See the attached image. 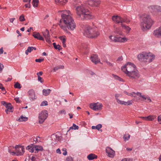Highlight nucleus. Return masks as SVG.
<instances>
[{
  "label": "nucleus",
  "instance_id": "nucleus-53",
  "mask_svg": "<svg viewBox=\"0 0 161 161\" xmlns=\"http://www.w3.org/2000/svg\"><path fill=\"white\" fill-rule=\"evenodd\" d=\"M124 93L125 94L128 96H132V92L130 93H129L126 91H125Z\"/></svg>",
  "mask_w": 161,
  "mask_h": 161
},
{
  "label": "nucleus",
  "instance_id": "nucleus-15",
  "mask_svg": "<svg viewBox=\"0 0 161 161\" xmlns=\"http://www.w3.org/2000/svg\"><path fill=\"white\" fill-rule=\"evenodd\" d=\"M153 34L156 37H161V26L153 31Z\"/></svg>",
  "mask_w": 161,
  "mask_h": 161
},
{
  "label": "nucleus",
  "instance_id": "nucleus-10",
  "mask_svg": "<svg viewBox=\"0 0 161 161\" xmlns=\"http://www.w3.org/2000/svg\"><path fill=\"white\" fill-rule=\"evenodd\" d=\"M24 149V146H20L19 147L18 149H16L15 152H11L10 151V150H9L8 152L10 153H13L12 155L15 154L17 156L22 155H23L25 152Z\"/></svg>",
  "mask_w": 161,
  "mask_h": 161
},
{
  "label": "nucleus",
  "instance_id": "nucleus-59",
  "mask_svg": "<svg viewBox=\"0 0 161 161\" xmlns=\"http://www.w3.org/2000/svg\"><path fill=\"white\" fill-rule=\"evenodd\" d=\"M56 153H58L61 154L60 150L59 148H58L56 150Z\"/></svg>",
  "mask_w": 161,
  "mask_h": 161
},
{
  "label": "nucleus",
  "instance_id": "nucleus-54",
  "mask_svg": "<svg viewBox=\"0 0 161 161\" xmlns=\"http://www.w3.org/2000/svg\"><path fill=\"white\" fill-rule=\"evenodd\" d=\"M158 121L160 124H161V115L158 117Z\"/></svg>",
  "mask_w": 161,
  "mask_h": 161
},
{
  "label": "nucleus",
  "instance_id": "nucleus-44",
  "mask_svg": "<svg viewBox=\"0 0 161 161\" xmlns=\"http://www.w3.org/2000/svg\"><path fill=\"white\" fill-rule=\"evenodd\" d=\"M112 76L115 78V79L119 80L120 81L122 79L119 76H117V75H115L114 74H113Z\"/></svg>",
  "mask_w": 161,
  "mask_h": 161
},
{
  "label": "nucleus",
  "instance_id": "nucleus-33",
  "mask_svg": "<svg viewBox=\"0 0 161 161\" xmlns=\"http://www.w3.org/2000/svg\"><path fill=\"white\" fill-rule=\"evenodd\" d=\"M68 0H55L56 3H59L63 5L66 3Z\"/></svg>",
  "mask_w": 161,
  "mask_h": 161
},
{
  "label": "nucleus",
  "instance_id": "nucleus-4",
  "mask_svg": "<svg viewBox=\"0 0 161 161\" xmlns=\"http://www.w3.org/2000/svg\"><path fill=\"white\" fill-rule=\"evenodd\" d=\"M154 23L153 21L150 16L147 14H144L142 15V30L145 31L150 29Z\"/></svg>",
  "mask_w": 161,
  "mask_h": 161
},
{
  "label": "nucleus",
  "instance_id": "nucleus-19",
  "mask_svg": "<svg viewBox=\"0 0 161 161\" xmlns=\"http://www.w3.org/2000/svg\"><path fill=\"white\" fill-rule=\"evenodd\" d=\"M132 97H134V100L136 101H139L141 98V93L138 92H132Z\"/></svg>",
  "mask_w": 161,
  "mask_h": 161
},
{
  "label": "nucleus",
  "instance_id": "nucleus-34",
  "mask_svg": "<svg viewBox=\"0 0 161 161\" xmlns=\"http://www.w3.org/2000/svg\"><path fill=\"white\" fill-rule=\"evenodd\" d=\"M102 125L101 124H99L97 125L96 126H93L92 127V129H96L98 130H100V129L102 127Z\"/></svg>",
  "mask_w": 161,
  "mask_h": 161
},
{
  "label": "nucleus",
  "instance_id": "nucleus-26",
  "mask_svg": "<svg viewBox=\"0 0 161 161\" xmlns=\"http://www.w3.org/2000/svg\"><path fill=\"white\" fill-rule=\"evenodd\" d=\"M59 39L62 41L63 46L64 47H66V44L65 42L66 41V36H60L59 37Z\"/></svg>",
  "mask_w": 161,
  "mask_h": 161
},
{
  "label": "nucleus",
  "instance_id": "nucleus-18",
  "mask_svg": "<svg viewBox=\"0 0 161 161\" xmlns=\"http://www.w3.org/2000/svg\"><path fill=\"white\" fill-rule=\"evenodd\" d=\"M112 19L113 21L117 23H122L124 21V20L119 16L118 15L113 16L112 17Z\"/></svg>",
  "mask_w": 161,
  "mask_h": 161
},
{
  "label": "nucleus",
  "instance_id": "nucleus-12",
  "mask_svg": "<svg viewBox=\"0 0 161 161\" xmlns=\"http://www.w3.org/2000/svg\"><path fill=\"white\" fill-rule=\"evenodd\" d=\"M152 12L157 13L161 12V7L158 5H151L149 7Z\"/></svg>",
  "mask_w": 161,
  "mask_h": 161
},
{
  "label": "nucleus",
  "instance_id": "nucleus-20",
  "mask_svg": "<svg viewBox=\"0 0 161 161\" xmlns=\"http://www.w3.org/2000/svg\"><path fill=\"white\" fill-rule=\"evenodd\" d=\"M28 96L31 100H34L36 98L34 91L33 89H31L28 92Z\"/></svg>",
  "mask_w": 161,
  "mask_h": 161
},
{
  "label": "nucleus",
  "instance_id": "nucleus-35",
  "mask_svg": "<svg viewBox=\"0 0 161 161\" xmlns=\"http://www.w3.org/2000/svg\"><path fill=\"white\" fill-rule=\"evenodd\" d=\"M64 68V66L63 65L58 66L54 67L53 69V71L54 72H55L58 69H63Z\"/></svg>",
  "mask_w": 161,
  "mask_h": 161
},
{
  "label": "nucleus",
  "instance_id": "nucleus-22",
  "mask_svg": "<svg viewBox=\"0 0 161 161\" xmlns=\"http://www.w3.org/2000/svg\"><path fill=\"white\" fill-rule=\"evenodd\" d=\"M5 107L7 108L5 109V111L7 114H8L9 112H13V111L12 110L13 107L11 103H8V104Z\"/></svg>",
  "mask_w": 161,
  "mask_h": 161
},
{
  "label": "nucleus",
  "instance_id": "nucleus-25",
  "mask_svg": "<svg viewBox=\"0 0 161 161\" xmlns=\"http://www.w3.org/2000/svg\"><path fill=\"white\" fill-rule=\"evenodd\" d=\"M115 32L116 34L120 36H123L124 34L120 27L116 28L115 30Z\"/></svg>",
  "mask_w": 161,
  "mask_h": 161
},
{
  "label": "nucleus",
  "instance_id": "nucleus-48",
  "mask_svg": "<svg viewBox=\"0 0 161 161\" xmlns=\"http://www.w3.org/2000/svg\"><path fill=\"white\" fill-rule=\"evenodd\" d=\"M65 161H73V159L71 157L69 156L66 158Z\"/></svg>",
  "mask_w": 161,
  "mask_h": 161
},
{
  "label": "nucleus",
  "instance_id": "nucleus-16",
  "mask_svg": "<svg viewBox=\"0 0 161 161\" xmlns=\"http://www.w3.org/2000/svg\"><path fill=\"white\" fill-rule=\"evenodd\" d=\"M153 34L156 37H161V26L153 31Z\"/></svg>",
  "mask_w": 161,
  "mask_h": 161
},
{
  "label": "nucleus",
  "instance_id": "nucleus-43",
  "mask_svg": "<svg viewBox=\"0 0 161 161\" xmlns=\"http://www.w3.org/2000/svg\"><path fill=\"white\" fill-rule=\"evenodd\" d=\"M0 89H1L2 91H4V92L3 93V94H5L6 92V91H5V89L4 87L3 86V85L0 83Z\"/></svg>",
  "mask_w": 161,
  "mask_h": 161
},
{
  "label": "nucleus",
  "instance_id": "nucleus-37",
  "mask_svg": "<svg viewBox=\"0 0 161 161\" xmlns=\"http://www.w3.org/2000/svg\"><path fill=\"white\" fill-rule=\"evenodd\" d=\"M130 137V135L129 134H125L124 135L123 138L125 141H126L129 140Z\"/></svg>",
  "mask_w": 161,
  "mask_h": 161
},
{
  "label": "nucleus",
  "instance_id": "nucleus-6",
  "mask_svg": "<svg viewBox=\"0 0 161 161\" xmlns=\"http://www.w3.org/2000/svg\"><path fill=\"white\" fill-rule=\"evenodd\" d=\"M155 58V55L150 53H142V62L150 63L154 60Z\"/></svg>",
  "mask_w": 161,
  "mask_h": 161
},
{
  "label": "nucleus",
  "instance_id": "nucleus-45",
  "mask_svg": "<svg viewBox=\"0 0 161 161\" xmlns=\"http://www.w3.org/2000/svg\"><path fill=\"white\" fill-rule=\"evenodd\" d=\"M100 4V2L99 1L96 0L94 1V6H97L98 5Z\"/></svg>",
  "mask_w": 161,
  "mask_h": 161
},
{
  "label": "nucleus",
  "instance_id": "nucleus-56",
  "mask_svg": "<svg viewBox=\"0 0 161 161\" xmlns=\"http://www.w3.org/2000/svg\"><path fill=\"white\" fill-rule=\"evenodd\" d=\"M1 102L2 104L5 107L7 104H8V103H7L5 101H2Z\"/></svg>",
  "mask_w": 161,
  "mask_h": 161
},
{
  "label": "nucleus",
  "instance_id": "nucleus-29",
  "mask_svg": "<svg viewBox=\"0 0 161 161\" xmlns=\"http://www.w3.org/2000/svg\"><path fill=\"white\" fill-rule=\"evenodd\" d=\"M36 48L33 47H28L27 49L25 51V53L26 55L28 54L29 53H31L33 50H36Z\"/></svg>",
  "mask_w": 161,
  "mask_h": 161
},
{
  "label": "nucleus",
  "instance_id": "nucleus-63",
  "mask_svg": "<svg viewBox=\"0 0 161 161\" xmlns=\"http://www.w3.org/2000/svg\"><path fill=\"white\" fill-rule=\"evenodd\" d=\"M137 58L138 60L139 61L140 60V59H141V54H139L137 57Z\"/></svg>",
  "mask_w": 161,
  "mask_h": 161
},
{
  "label": "nucleus",
  "instance_id": "nucleus-39",
  "mask_svg": "<svg viewBox=\"0 0 161 161\" xmlns=\"http://www.w3.org/2000/svg\"><path fill=\"white\" fill-rule=\"evenodd\" d=\"M94 0H89L87 1L88 4L91 6H94Z\"/></svg>",
  "mask_w": 161,
  "mask_h": 161
},
{
  "label": "nucleus",
  "instance_id": "nucleus-23",
  "mask_svg": "<svg viewBox=\"0 0 161 161\" xmlns=\"http://www.w3.org/2000/svg\"><path fill=\"white\" fill-rule=\"evenodd\" d=\"M156 118V116L154 115H150L147 117H142V119L146 121H152Z\"/></svg>",
  "mask_w": 161,
  "mask_h": 161
},
{
  "label": "nucleus",
  "instance_id": "nucleus-28",
  "mask_svg": "<svg viewBox=\"0 0 161 161\" xmlns=\"http://www.w3.org/2000/svg\"><path fill=\"white\" fill-rule=\"evenodd\" d=\"M147 100L149 101L150 102H152V100L149 97L144 95H142V101H143L145 102H147Z\"/></svg>",
  "mask_w": 161,
  "mask_h": 161
},
{
  "label": "nucleus",
  "instance_id": "nucleus-36",
  "mask_svg": "<svg viewBox=\"0 0 161 161\" xmlns=\"http://www.w3.org/2000/svg\"><path fill=\"white\" fill-rule=\"evenodd\" d=\"M39 3L38 0H32V4L34 7H37Z\"/></svg>",
  "mask_w": 161,
  "mask_h": 161
},
{
  "label": "nucleus",
  "instance_id": "nucleus-8",
  "mask_svg": "<svg viewBox=\"0 0 161 161\" xmlns=\"http://www.w3.org/2000/svg\"><path fill=\"white\" fill-rule=\"evenodd\" d=\"M48 116V113L46 110H44L39 114L38 116L39 123L40 124L43 123Z\"/></svg>",
  "mask_w": 161,
  "mask_h": 161
},
{
  "label": "nucleus",
  "instance_id": "nucleus-3",
  "mask_svg": "<svg viewBox=\"0 0 161 161\" xmlns=\"http://www.w3.org/2000/svg\"><path fill=\"white\" fill-rule=\"evenodd\" d=\"M75 10L78 18L82 20L94 18V16L90 13L89 11L82 4L75 7Z\"/></svg>",
  "mask_w": 161,
  "mask_h": 161
},
{
  "label": "nucleus",
  "instance_id": "nucleus-7",
  "mask_svg": "<svg viewBox=\"0 0 161 161\" xmlns=\"http://www.w3.org/2000/svg\"><path fill=\"white\" fill-rule=\"evenodd\" d=\"M26 149L31 153L34 152L35 153H37L39 151H43L42 147L33 144H31V145L28 146L26 148Z\"/></svg>",
  "mask_w": 161,
  "mask_h": 161
},
{
  "label": "nucleus",
  "instance_id": "nucleus-60",
  "mask_svg": "<svg viewBox=\"0 0 161 161\" xmlns=\"http://www.w3.org/2000/svg\"><path fill=\"white\" fill-rule=\"evenodd\" d=\"M43 73L42 71H40L39 72H38L37 73V75L38 76V75H42Z\"/></svg>",
  "mask_w": 161,
  "mask_h": 161
},
{
  "label": "nucleus",
  "instance_id": "nucleus-51",
  "mask_svg": "<svg viewBox=\"0 0 161 161\" xmlns=\"http://www.w3.org/2000/svg\"><path fill=\"white\" fill-rule=\"evenodd\" d=\"M105 62L109 66H113V64L110 62L108 61L107 60L105 61Z\"/></svg>",
  "mask_w": 161,
  "mask_h": 161
},
{
  "label": "nucleus",
  "instance_id": "nucleus-2",
  "mask_svg": "<svg viewBox=\"0 0 161 161\" xmlns=\"http://www.w3.org/2000/svg\"><path fill=\"white\" fill-rule=\"evenodd\" d=\"M121 69L127 75L131 78L136 79L140 77V74L136 66L130 62H128L122 66Z\"/></svg>",
  "mask_w": 161,
  "mask_h": 161
},
{
  "label": "nucleus",
  "instance_id": "nucleus-9",
  "mask_svg": "<svg viewBox=\"0 0 161 161\" xmlns=\"http://www.w3.org/2000/svg\"><path fill=\"white\" fill-rule=\"evenodd\" d=\"M109 38L111 41L114 42H125L127 41V39L125 37H116L112 36H110Z\"/></svg>",
  "mask_w": 161,
  "mask_h": 161
},
{
  "label": "nucleus",
  "instance_id": "nucleus-41",
  "mask_svg": "<svg viewBox=\"0 0 161 161\" xmlns=\"http://www.w3.org/2000/svg\"><path fill=\"white\" fill-rule=\"evenodd\" d=\"M53 136H54V139L56 138V140L57 141H58L61 140L62 138V137L61 136H57V135H55Z\"/></svg>",
  "mask_w": 161,
  "mask_h": 161
},
{
  "label": "nucleus",
  "instance_id": "nucleus-27",
  "mask_svg": "<svg viewBox=\"0 0 161 161\" xmlns=\"http://www.w3.org/2000/svg\"><path fill=\"white\" fill-rule=\"evenodd\" d=\"M97 156L93 153H91L87 156V158L89 160H92L97 158Z\"/></svg>",
  "mask_w": 161,
  "mask_h": 161
},
{
  "label": "nucleus",
  "instance_id": "nucleus-40",
  "mask_svg": "<svg viewBox=\"0 0 161 161\" xmlns=\"http://www.w3.org/2000/svg\"><path fill=\"white\" fill-rule=\"evenodd\" d=\"M14 87L16 88L20 89L21 88V86L20 83L17 82L14 85Z\"/></svg>",
  "mask_w": 161,
  "mask_h": 161
},
{
  "label": "nucleus",
  "instance_id": "nucleus-1",
  "mask_svg": "<svg viewBox=\"0 0 161 161\" xmlns=\"http://www.w3.org/2000/svg\"><path fill=\"white\" fill-rule=\"evenodd\" d=\"M58 13L63 12L61 14L62 18L60 19L59 25L63 30L68 34H70L68 30L73 31L76 27L75 23L70 15V11L69 10H63L59 11Z\"/></svg>",
  "mask_w": 161,
  "mask_h": 161
},
{
  "label": "nucleus",
  "instance_id": "nucleus-49",
  "mask_svg": "<svg viewBox=\"0 0 161 161\" xmlns=\"http://www.w3.org/2000/svg\"><path fill=\"white\" fill-rule=\"evenodd\" d=\"M38 81H40L41 83H42L43 82L42 78L41 77L40 75H38Z\"/></svg>",
  "mask_w": 161,
  "mask_h": 161
},
{
  "label": "nucleus",
  "instance_id": "nucleus-11",
  "mask_svg": "<svg viewBox=\"0 0 161 161\" xmlns=\"http://www.w3.org/2000/svg\"><path fill=\"white\" fill-rule=\"evenodd\" d=\"M90 107L94 110H98L102 109L103 105L101 103H93L90 104Z\"/></svg>",
  "mask_w": 161,
  "mask_h": 161
},
{
  "label": "nucleus",
  "instance_id": "nucleus-57",
  "mask_svg": "<svg viewBox=\"0 0 161 161\" xmlns=\"http://www.w3.org/2000/svg\"><path fill=\"white\" fill-rule=\"evenodd\" d=\"M3 64H1L0 63V72L2 71L3 68Z\"/></svg>",
  "mask_w": 161,
  "mask_h": 161
},
{
  "label": "nucleus",
  "instance_id": "nucleus-32",
  "mask_svg": "<svg viewBox=\"0 0 161 161\" xmlns=\"http://www.w3.org/2000/svg\"><path fill=\"white\" fill-rule=\"evenodd\" d=\"M121 25L123 28H124V29L127 31V33H129L130 31L131 28L129 26L122 24H121Z\"/></svg>",
  "mask_w": 161,
  "mask_h": 161
},
{
  "label": "nucleus",
  "instance_id": "nucleus-21",
  "mask_svg": "<svg viewBox=\"0 0 161 161\" xmlns=\"http://www.w3.org/2000/svg\"><path fill=\"white\" fill-rule=\"evenodd\" d=\"M117 101L118 104L121 105H129L132 104L131 101H128L127 102H125L120 100L119 99H117Z\"/></svg>",
  "mask_w": 161,
  "mask_h": 161
},
{
  "label": "nucleus",
  "instance_id": "nucleus-58",
  "mask_svg": "<svg viewBox=\"0 0 161 161\" xmlns=\"http://www.w3.org/2000/svg\"><path fill=\"white\" fill-rule=\"evenodd\" d=\"M59 113L60 114H65V113H66V112H65V111L64 110H61L60 111V112H59Z\"/></svg>",
  "mask_w": 161,
  "mask_h": 161
},
{
  "label": "nucleus",
  "instance_id": "nucleus-52",
  "mask_svg": "<svg viewBox=\"0 0 161 161\" xmlns=\"http://www.w3.org/2000/svg\"><path fill=\"white\" fill-rule=\"evenodd\" d=\"M44 60V59H40V58H38V59H36V60H35V61L36 62H39V63H40L41 62L43 61Z\"/></svg>",
  "mask_w": 161,
  "mask_h": 161
},
{
  "label": "nucleus",
  "instance_id": "nucleus-64",
  "mask_svg": "<svg viewBox=\"0 0 161 161\" xmlns=\"http://www.w3.org/2000/svg\"><path fill=\"white\" fill-rule=\"evenodd\" d=\"M3 47L1 48L0 49V54H1L3 53Z\"/></svg>",
  "mask_w": 161,
  "mask_h": 161
},
{
  "label": "nucleus",
  "instance_id": "nucleus-47",
  "mask_svg": "<svg viewBox=\"0 0 161 161\" xmlns=\"http://www.w3.org/2000/svg\"><path fill=\"white\" fill-rule=\"evenodd\" d=\"M123 60V58L122 56H120L119 57L118 59H117L116 61L118 62V63L119 62Z\"/></svg>",
  "mask_w": 161,
  "mask_h": 161
},
{
  "label": "nucleus",
  "instance_id": "nucleus-62",
  "mask_svg": "<svg viewBox=\"0 0 161 161\" xmlns=\"http://www.w3.org/2000/svg\"><path fill=\"white\" fill-rule=\"evenodd\" d=\"M14 100L17 103H20V102L19 98H14Z\"/></svg>",
  "mask_w": 161,
  "mask_h": 161
},
{
  "label": "nucleus",
  "instance_id": "nucleus-14",
  "mask_svg": "<svg viewBox=\"0 0 161 161\" xmlns=\"http://www.w3.org/2000/svg\"><path fill=\"white\" fill-rule=\"evenodd\" d=\"M90 59L95 64H97L98 63L100 62V59L97 54H92L90 57Z\"/></svg>",
  "mask_w": 161,
  "mask_h": 161
},
{
  "label": "nucleus",
  "instance_id": "nucleus-55",
  "mask_svg": "<svg viewBox=\"0 0 161 161\" xmlns=\"http://www.w3.org/2000/svg\"><path fill=\"white\" fill-rule=\"evenodd\" d=\"M25 6L26 8H30L31 7L30 3L28 2V4H25Z\"/></svg>",
  "mask_w": 161,
  "mask_h": 161
},
{
  "label": "nucleus",
  "instance_id": "nucleus-61",
  "mask_svg": "<svg viewBox=\"0 0 161 161\" xmlns=\"http://www.w3.org/2000/svg\"><path fill=\"white\" fill-rule=\"evenodd\" d=\"M120 95L118 94H116L115 95V97L116 99V100H117V99H118V97L120 96Z\"/></svg>",
  "mask_w": 161,
  "mask_h": 161
},
{
  "label": "nucleus",
  "instance_id": "nucleus-38",
  "mask_svg": "<svg viewBox=\"0 0 161 161\" xmlns=\"http://www.w3.org/2000/svg\"><path fill=\"white\" fill-rule=\"evenodd\" d=\"M53 45L55 49L60 50L61 49V46L58 44L57 45L55 42L53 43Z\"/></svg>",
  "mask_w": 161,
  "mask_h": 161
},
{
  "label": "nucleus",
  "instance_id": "nucleus-31",
  "mask_svg": "<svg viewBox=\"0 0 161 161\" xmlns=\"http://www.w3.org/2000/svg\"><path fill=\"white\" fill-rule=\"evenodd\" d=\"M28 119V118L27 117L21 116L18 119H17V121L19 122L26 121H27Z\"/></svg>",
  "mask_w": 161,
  "mask_h": 161
},
{
  "label": "nucleus",
  "instance_id": "nucleus-24",
  "mask_svg": "<svg viewBox=\"0 0 161 161\" xmlns=\"http://www.w3.org/2000/svg\"><path fill=\"white\" fill-rule=\"evenodd\" d=\"M32 36L35 38L40 40H44L43 37L40 35L39 33L35 32L32 35Z\"/></svg>",
  "mask_w": 161,
  "mask_h": 161
},
{
  "label": "nucleus",
  "instance_id": "nucleus-50",
  "mask_svg": "<svg viewBox=\"0 0 161 161\" xmlns=\"http://www.w3.org/2000/svg\"><path fill=\"white\" fill-rule=\"evenodd\" d=\"M73 125L74 130H75L78 129L79 126L78 125H76L75 124H73Z\"/></svg>",
  "mask_w": 161,
  "mask_h": 161
},
{
  "label": "nucleus",
  "instance_id": "nucleus-17",
  "mask_svg": "<svg viewBox=\"0 0 161 161\" xmlns=\"http://www.w3.org/2000/svg\"><path fill=\"white\" fill-rule=\"evenodd\" d=\"M42 33L43 36L46 39V41L49 43H51V42L50 40L49 31L46 29Z\"/></svg>",
  "mask_w": 161,
  "mask_h": 161
},
{
  "label": "nucleus",
  "instance_id": "nucleus-46",
  "mask_svg": "<svg viewBox=\"0 0 161 161\" xmlns=\"http://www.w3.org/2000/svg\"><path fill=\"white\" fill-rule=\"evenodd\" d=\"M47 105V101H44L41 104V106H46Z\"/></svg>",
  "mask_w": 161,
  "mask_h": 161
},
{
  "label": "nucleus",
  "instance_id": "nucleus-5",
  "mask_svg": "<svg viewBox=\"0 0 161 161\" xmlns=\"http://www.w3.org/2000/svg\"><path fill=\"white\" fill-rule=\"evenodd\" d=\"M84 34L89 38H95L100 35V33L96 29L92 28L90 26H86L84 30Z\"/></svg>",
  "mask_w": 161,
  "mask_h": 161
},
{
  "label": "nucleus",
  "instance_id": "nucleus-13",
  "mask_svg": "<svg viewBox=\"0 0 161 161\" xmlns=\"http://www.w3.org/2000/svg\"><path fill=\"white\" fill-rule=\"evenodd\" d=\"M106 152L109 157L113 158L114 157L115 154V152L110 147H107L106 149Z\"/></svg>",
  "mask_w": 161,
  "mask_h": 161
},
{
  "label": "nucleus",
  "instance_id": "nucleus-30",
  "mask_svg": "<svg viewBox=\"0 0 161 161\" xmlns=\"http://www.w3.org/2000/svg\"><path fill=\"white\" fill-rule=\"evenodd\" d=\"M51 91V90L49 89H43L42 90L43 94L45 96H48L49 95Z\"/></svg>",
  "mask_w": 161,
  "mask_h": 161
},
{
  "label": "nucleus",
  "instance_id": "nucleus-42",
  "mask_svg": "<svg viewBox=\"0 0 161 161\" xmlns=\"http://www.w3.org/2000/svg\"><path fill=\"white\" fill-rule=\"evenodd\" d=\"M19 20L21 22L25 21V18L23 14H22L19 16Z\"/></svg>",
  "mask_w": 161,
  "mask_h": 161
}]
</instances>
